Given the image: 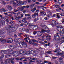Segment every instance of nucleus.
I'll use <instances>...</instances> for the list:
<instances>
[{
	"instance_id": "f257e3e1",
	"label": "nucleus",
	"mask_w": 64,
	"mask_h": 64,
	"mask_svg": "<svg viewBox=\"0 0 64 64\" xmlns=\"http://www.w3.org/2000/svg\"><path fill=\"white\" fill-rule=\"evenodd\" d=\"M10 48L11 50H8V51H7L5 50H2L1 51V53L4 52V53H6V54H9V52H8V51H9L10 53L12 54L13 56H14L16 57L17 56H18L17 54V52L16 51L14 52L13 50H11L14 49V48H16V49L17 48L18 49V48L17 47H16L15 46L12 45V46H10Z\"/></svg>"
},
{
	"instance_id": "f03ea898",
	"label": "nucleus",
	"mask_w": 64,
	"mask_h": 64,
	"mask_svg": "<svg viewBox=\"0 0 64 64\" xmlns=\"http://www.w3.org/2000/svg\"><path fill=\"white\" fill-rule=\"evenodd\" d=\"M52 24L54 25L55 26H56V27H59V28L60 29V30H61V29H63V27L60 26L61 24H59L55 20H52Z\"/></svg>"
},
{
	"instance_id": "7ed1b4c3",
	"label": "nucleus",
	"mask_w": 64,
	"mask_h": 64,
	"mask_svg": "<svg viewBox=\"0 0 64 64\" xmlns=\"http://www.w3.org/2000/svg\"><path fill=\"white\" fill-rule=\"evenodd\" d=\"M23 44H24V42H21L20 44L19 43H16V45L18 47H20V48H22L23 47Z\"/></svg>"
},
{
	"instance_id": "20e7f679",
	"label": "nucleus",
	"mask_w": 64,
	"mask_h": 64,
	"mask_svg": "<svg viewBox=\"0 0 64 64\" xmlns=\"http://www.w3.org/2000/svg\"><path fill=\"white\" fill-rule=\"evenodd\" d=\"M8 30H10V31L14 32L16 31V30L15 28H12L11 25H9L8 26Z\"/></svg>"
},
{
	"instance_id": "39448f33",
	"label": "nucleus",
	"mask_w": 64,
	"mask_h": 64,
	"mask_svg": "<svg viewBox=\"0 0 64 64\" xmlns=\"http://www.w3.org/2000/svg\"><path fill=\"white\" fill-rule=\"evenodd\" d=\"M37 26H36L32 25V26L29 28H30V30H34L36 29V28H37Z\"/></svg>"
},
{
	"instance_id": "423d86ee",
	"label": "nucleus",
	"mask_w": 64,
	"mask_h": 64,
	"mask_svg": "<svg viewBox=\"0 0 64 64\" xmlns=\"http://www.w3.org/2000/svg\"><path fill=\"white\" fill-rule=\"evenodd\" d=\"M42 28L44 29L45 30V31H46L48 32V33L49 32V29L48 28V27H47L46 26H43Z\"/></svg>"
},
{
	"instance_id": "0eeeda50",
	"label": "nucleus",
	"mask_w": 64,
	"mask_h": 64,
	"mask_svg": "<svg viewBox=\"0 0 64 64\" xmlns=\"http://www.w3.org/2000/svg\"><path fill=\"white\" fill-rule=\"evenodd\" d=\"M54 38L55 40H59L60 39V37L58 35H56L54 36Z\"/></svg>"
},
{
	"instance_id": "6e6552de",
	"label": "nucleus",
	"mask_w": 64,
	"mask_h": 64,
	"mask_svg": "<svg viewBox=\"0 0 64 64\" xmlns=\"http://www.w3.org/2000/svg\"><path fill=\"white\" fill-rule=\"evenodd\" d=\"M26 6H22L20 8V11H22L24 9V8H26Z\"/></svg>"
},
{
	"instance_id": "1a4fd4ad",
	"label": "nucleus",
	"mask_w": 64,
	"mask_h": 64,
	"mask_svg": "<svg viewBox=\"0 0 64 64\" xmlns=\"http://www.w3.org/2000/svg\"><path fill=\"white\" fill-rule=\"evenodd\" d=\"M37 34L38 36H41L42 35V32H37Z\"/></svg>"
},
{
	"instance_id": "9d476101",
	"label": "nucleus",
	"mask_w": 64,
	"mask_h": 64,
	"mask_svg": "<svg viewBox=\"0 0 64 64\" xmlns=\"http://www.w3.org/2000/svg\"><path fill=\"white\" fill-rule=\"evenodd\" d=\"M23 44V47H24V48H26V47H27V44L26 43L24 42Z\"/></svg>"
},
{
	"instance_id": "9b49d317",
	"label": "nucleus",
	"mask_w": 64,
	"mask_h": 64,
	"mask_svg": "<svg viewBox=\"0 0 64 64\" xmlns=\"http://www.w3.org/2000/svg\"><path fill=\"white\" fill-rule=\"evenodd\" d=\"M3 31H4V30H3L1 29L0 30V36L1 34H4V33L3 32Z\"/></svg>"
},
{
	"instance_id": "f8f14e48",
	"label": "nucleus",
	"mask_w": 64,
	"mask_h": 64,
	"mask_svg": "<svg viewBox=\"0 0 64 64\" xmlns=\"http://www.w3.org/2000/svg\"><path fill=\"white\" fill-rule=\"evenodd\" d=\"M30 54H34V52L32 50H30Z\"/></svg>"
},
{
	"instance_id": "ddd939ff",
	"label": "nucleus",
	"mask_w": 64,
	"mask_h": 64,
	"mask_svg": "<svg viewBox=\"0 0 64 64\" xmlns=\"http://www.w3.org/2000/svg\"><path fill=\"white\" fill-rule=\"evenodd\" d=\"M25 29L24 28H20L19 29L20 31H25Z\"/></svg>"
},
{
	"instance_id": "4468645a",
	"label": "nucleus",
	"mask_w": 64,
	"mask_h": 64,
	"mask_svg": "<svg viewBox=\"0 0 64 64\" xmlns=\"http://www.w3.org/2000/svg\"><path fill=\"white\" fill-rule=\"evenodd\" d=\"M56 50H55L54 52H55L56 53V52H60V50L58 49V48H56Z\"/></svg>"
},
{
	"instance_id": "2eb2a0df",
	"label": "nucleus",
	"mask_w": 64,
	"mask_h": 64,
	"mask_svg": "<svg viewBox=\"0 0 64 64\" xmlns=\"http://www.w3.org/2000/svg\"><path fill=\"white\" fill-rule=\"evenodd\" d=\"M34 4H32L31 5H30V9H33V7L34 6Z\"/></svg>"
},
{
	"instance_id": "dca6fc26",
	"label": "nucleus",
	"mask_w": 64,
	"mask_h": 64,
	"mask_svg": "<svg viewBox=\"0 0 64 64\" xmlns=\"http://www.w3.org/2000/svg\"><path fill=\"white\" fill-rule=\"evenodd\" d=\"M32 41L33 43H34V42H36V43H38V41H37V40H35L32 39Z\"/></svg>"
},
{
	"instance_id": "f3484780",
	"label": "nucleus",
	"mask_w": 64,
	"mask_h": 64,
	"mask_svg": "<svg viewBox=\"0 0 64 64\" xmlns=\"http://www.w3.org/2000/svg\"><path fill=\"white\" fill-rule=\"evenodd\" d=\"M51 52H52V51L48 50L47 52V53L52 55V53H51Z\"/></svg>"
},
{
	"instance_id": "a211bd4d",
	"label": "nucleus",
	"mask_w": 64,
	"mask_h": 64,
	"mask_svg": "<svg viewBox=\"0 0 64 64\" xmlns=\"http://www.w3.org/2000/svg\"><path fill=\"white\" fill-rule=\"evenodd\" d=\"M4 55H2L1 56L0 58V61H2V60H3V59H2V58H4Z\"/></svg>"
},
{
	"instance_id": "6ab92c4d",
	"label": "nucleus",
	"mask_w": 64,
	"mask_h": 64,
	"mask_svg": "<svg viewBox=\"0 0 64 64\" xmlns=\"http://www.w3.org/2000/svg\"><path fill=\"white\" fill-rule=\"evenodd\" d=\"M60 35L62 36H64V32L62 31V32H60Z\"/></svg>"
},
{
	"instance_id": "aec40b11",
	"label": "nucleus",
	"mask_w": 64,
	"mask_h": 64,
	"mask_svg": "<svg viewBox=\"0 0 64 64\" xmlns=\"http://www.w3.org/2000/svg\"><path fill=\"white\" fill-rule=\"evenodd\" d=\"M0 11L1 12H2V11L5 12L6 11V10H5V8H3L2 9H1L0 10Z\"/></svg>"
},
{
	"instance_id": "412c9836",
	"label": "nucleus",
	"mask_w": 64,
	"mask_h": 64,
	"mask_svg": "<svg viewBox=\"0 0 64 64\" xmlns=\"http://www.w3.org/2000/svg\"><path fill=\"white\" fill-rule=\"evenodd\" d=\"M6 61H7L8 62V63H10L11 59L10 58H8L6 60Z\"/></svg>"
},
{
	"instance_id": "4be33fe9",
	"label": "nucleus",
	"mask_w": 64,
	"mask_h": 64,
	"mask_svg": "<svg viewBox=\"0 0 64 64\" xmlns=\"http://www.w3.org/2000/svg\"><path fill=\"white\" fill-rule=\"evenodd\" d=\"M32 44L33 45L35 46H38L37 43H36L33 42Z\"/></svg>"
},
{
	"instance_id": "5701e85b",
	"label": "nucleus",
	"mask_w": 64,
	"mask_h": 64,
	"mask_svg": "<svg viewBox=\"0 0 64 64\" xmlns=\"http://www.w3.org/2000/svg\"><path fill=\"white\" fill-rule=\"evenodd\" d=\"M7 7H8V8H9V9H12L11 6H9V5H8Z\"/></svg>"
},
{
	"instance_id": "b1692460",
	"label": "nucleus",
	"mask_w": 64,
	"mask_h": 64,
	"mask_svg": "<svg viewBox=\"0 0 64 64\" xmlns=\"http://www.w3.org/2000/svg\"><path fill=\"white\" fill-rule=\"evenodd\" d=\"M36 62H38V64H39L40 63L42 62V61L40 60H36Z\"/></svg>"
},
{
	"instance_id": "393cba45",
	"label": "nucleus",
	"mask_w": 64,
	"mask_h": 64,
	"mask_svg": "<svg viewBox=\"0 0 64 64\" xmlns=\"http://www.w3.org/2000/svg\"><path fill=\"white\" fill-rule=\"evenodd\" d=\"M10 55L7 54L5 55V57L6 58H9V57H10Z\"/></svg>"
},
{
	"instance_id": "a878e982",
	"label": "nucleus",
	"mask_w": 64,
	"mask_h": 64,
	"mask_svg": "<svg viewBox=\"0 0 64 64\" xmlns=\"http://www.w3.org/2000/svg\"><path fill=\"white\" fill-rule=\"evenodd\" d=\"M14 41H15V42H16V45H17V43H19V42H18V39H17V38H16L14 39Z\"/></svg>"
},
{
	"instance_id": "bb28decb",
	"label": "nucleus",
	"mask_w": 64,
	"mask_h": 64,
	"mask_svg": "<svg viewBox=\"0 0 64 64\" xmlns=\"http://www.w3.org/2000/svg\"><path fill=\"white\" fill-rule=\"evenodd\" d=\"M26 20H27V18H24L22 20V21L24 22L25 21H26Z\"/></svg>"
},
{
	"instance_id": "cd10ccee",
	"label": "nucleus",
	"mask_w": 64,
	"mask_h": 64,
	"mask_svg": "<svg viewBox=\"0 0 64 64\" xmlns=\"http://www.w3.org/2000/svg\"><path fill=\"white\" fill-rule=\"evenodd\" d=\"M39 52V50H37L36 51L35 50L34 51V54L35 53L36 54H37Z\"/></svg>"
},
{
	"instance_id": "c85d7f7f",
	"label": "nucleus",
	"mask_w": 64,
	"mask_h": 64,
	"mask_svg": "<svg viewBox=\"0 0 64 64\" xmlns=\"http://www.w3.org/2000/svg\"><path fill=\"white\" fill-rule=\"evenodd\" d=\"M39 20V18H36L34 19V22H36V21H37L38 20Z\"/></svg>"
},
{
	"instance_id": "c756f323",
	"label": "nucleus",
	"mask_w": 64,
	"mask_h": 64,
	"mask_svg": "<svg viewBox=\"0 0 64 64\" xmlns=\"http://www.w3.org/2000/svg\"><path fill=\"white\" fill-rule=\"evenodd\" d=\"M0 17L2 19H5V18L3 17L2 15H0Z\"/></svg>"
},
{
	"instance_id": "7c9ffc66",
	"label": "nucleus",
	"mask_w": 64,
	"mask_h": 64,
	"mask_svg": "<svg viewBox=\"0 0 64 64\" xmlns=\"http://www.w3.org/2000/svg\"><path fill=\"white\" fill-rule=\"evenodd\" d=\"M6 41V40H2L1 42H3L4 43H5Z\"/></svg>"
},
{
	"instance_id": "2f4dec72",
	"label": "nucleus",
	"mask_w": 64,
	"mask_h": 64,
	"mask_svg": "<svg viewBox=\"0 0 64 64\" xmlns=\"http://www.w3.org/2000/svg\"><path fill=\"white\" fill-rule=\"evenodd\" d=\"M30 54V51H29V52H28L27 53L26 52V53L25 54H26V55H29Z\"/></svg>"
},
{
	"instance_id": "473e14b6",
	"label": "nucleus",
	"mask_w": 64,
	"mask_h": 64,
	"mask_svg": "<svg viewBox=\"0 0 64 64\" xmlns=\"http://www.w3.org/2000/svg\"><path fill=\"white\" fill-rule=\"evenodd\" d=\"M58 2L59 4H61L62 3V0H58Z\"/></svg>"
},
{
	"instance_id": "72a5a7b5",
	"label": "nucleus",
	"mask_w": 64,
	"mask_h": 64,
	"mask_svg": "<svg viewBox=\"0 0 64 64\" xmlns=\"http://www.w3.org/2000/svg\"><path fill=\"white\" fill-rule=\"evenodd\" d=\"M24 37H27V38L29 37L28 35H27L26 34H24Z\"/></svg>"
},
{
	"instance_id": "f704fd0d",
	"label": "nucleus",
	"mask_w": 64,
	"mask_h": 64,
	"mask_svg": "<svg viewBox=\"0 0 64 64\" xmlns=\"http://www.w3.org/2000/svg\"><path fill=\"white\" fill-rule=\"evenodd\" d=\"M27 38H26L24 39V40H25L26 42H28V41L27 40Z\"/></svg>"
},
{
	"instance_id": "c9c22d12",
	"label": "nucleus",
	"mask_w": 64,
	"mask_h": 64,
	"mask_svg": "<svg viewBox=\"0 0 64 64\" xmlns=\"http://www.w3.org/2000/svg\"><path fill=\"white\" fill-rule=\"evenodd\" d=\"M32 17L33 18H36V16H35V14H34L32 15Z\"/></svg>"
},
{
	"instance_id": "e433bc0d",
	"label": "nucleus",
	"mask_w": 64,
	"mask_h": 64,
	"mask_svg": "<svg viewBox=\"0 0 64 64\" xmlns=\"http://www.w3.org/2000/svg\"><path fill=\"white\" fill-rule=\"evenodd\" d=\"M25 25H26L27 26L28 25V23H27V22L26 21L24 23Z\"/></svg>"
},
{
	"instance_id": "4c0bfd02",
	"label": "nucleus",
	"mask_w": 64,
	"mask_h": 64,
	"mask_svg": "<svg viewBox=\"0 0 64 64\" xmlns=\"http://www.w3.org/2000/svg\"><path fill=\"white\" fill-rule=\"evenodd\" d=\"M44 63H48V61L47 60H44Z\"/></svg>"
},
{
	"instance_id": "58836bf2",
	"label": "nucleus",
	"mask_w": 64,
	"mask_h": 64,
	"mask_svg": "<svg viewBox=\"0 0 64 64\" xmlns=\"http://www.w3.org/2000/svg\"><path fill=\"white\" fill-rule=\"evenodd\" d=\"M39 43H40V44H44V42H42V41H39Z\"/></svg>"
},
{
	"instance_id": "ea45409f",
	"label": "nucleus",
	"mask_w": 64,
	"mask_h": 64,
	"mask_svg": "<svg viewBox=\"0 0 64 64\" xmlns=\"http://www.w3.org/2000/svg\"><path fill=\"white\" fill-rule=\"evenodd\" d=\"M2 25H5V21L4 20H3L2 22Z\"/></svg>"
},
{
	"instance_id": "a19ab883",
	"label": "nucleus",
	"mask_w": 64,
	"mask_h": 64,
	"mask_svg": "<svg viewBox=\"0 0 64 64\" xmlns=\"http://www.w3.org/2000/svg\"><path fill=\"white\" fill-rule=\"evenodd\" d=\"M10 24H14V23H15L14 22H10Z\"/></svg>"
},
{
	"instance_id": "79ce46f5",
	"label": "nucleus",
	"mask_w": 64,
	"mask_h": 64,
	"mask_svg": "<svg viewBox=\"0 0 64 64\" xmlns=\"http://www.w3.org/2000/svg\"><path fill=\"white\" fill-rule=\"evenodd\" d=\"M44 54V52L43 51H42L40 52V55H42V54Z\"/></svg>"
},
{
	"instance_id": "37998d69",
	"label": "nucleus",
	"mask_w": 64,
	"mask_h": 64,
	"mask_svg": "<svg viewBox=\"0 0 64 64\" xmlns=\"http://www.w3.org/2000/svg\"><path fill=\"white\" fill-rule=\"evenodd\" d=\"M56 54L57 55H58V56H59V55H60V53L59 52H58Z\"/></svg>"
},
{
	"instance_id": "c03bdc74",
	"label": "nucleus",
	"mask_w": 64,
	"mask_h": 64,
	"mask_svg": "<svg viewBox=\"0 0 64 64\" xmlns=\"http://www.w3.org/2000/svg\"><path fill=\"white\" fill-rule=\"evenodd\" d=\"M27 1L29 3H31L32 2L31 0H27Z\"/></svg>"
},
{
	"instance_id": "a18cd8bd",
	"label": "nucleus",
	"mask_w": 64,
	"mask_h": 64,
	"mask_svg": "<svg viewBox=\"0 0 64 64\" xmlns=\"http://www.w3.org/2000/svg\"><path fill=\"white\" fill-rule=\"evenodd\" d=\"M56 16H57V17L58 18H60V15L58 14H57L56 15Z\"/></svg>"
},
{
	"instance_id": "49530a36",
	"label": "nucleus",
	"mask_w": 64,
	"mask_h": 64,
	"mask_svg": "<svg viewBox=\"0 0 64 64\" xmlns=\"http://www.w3.org/2000/svg\"><path fill=\"white\" fill-rule=\"evenodd\" d=\"M23 53H24L25 54L26 53V50H24L23 51Z\"/></svg>"
},
{
	"instance_id": "de8ad7c7",
	"label": "nucleus",
	"mask_w": 64,
	"mask_h": 64,
	"mask_svg": "<svg viewBox=\"0 0 64 64\" xmlns=\"http://www.w3.org/2000/svg\"><path fill=\"white\" fill-rule=\"evenodd\" d=\"M18 10H16V9H14V12H17L18 11Z\"/></svg>"
},
{
	"instance_id": "09e8293b",
	"label": "nucleus",
	"mask_w": 64,
	"mask_h": 64,
	"mask_svg": "<svg viewBox=\"0 0 64 64\" xmlns=\"http://www.w3.org/2000/svg\"><path fill=\"white\" fill-rule=\"evenodd\" d=\"M2 4H4V5H5L6 4V2L4 1L2 2Z\"/></svg>"
},
{
	"instance_id": "8fccbe9b",
	"label": "nucleus",
	"mask_w": 64,
	"mask_h": 64,
	"mask_svg": "<svg viewBox=\"0 0 64 64\" xmlns=\"http://www.w3.org/2000/svg\"><path fill=\"white\" fill-rule=\"evenodd\" d=\"M12 3L13 4H14V5H16V3H15V2L13 1H12Z\"/></svg>"
},
{
	"instance_id": "3c124183",
	"label": "nucleus",
	"mask_w": 64,
	"mask_h": 64,
	"mask_svg": "<svg viewBox=\"0 0 64 64\" xmlns=\"http://www.w3.org/2000/svg\"><path fill=\"white\" fill-rule=\"evenodd\" d=\"M56 58H57V57H55L54 56L52 57V59H56Z\"/></svg>"
},
{
	"instance_id": "603ef678",
	"label": "nucleus",
	"mask_w": 64,
	"mask_h": 64,
	"mask_svg": "<svg viewBox=\"0 0 64 64\" xmlns=\"http://www.w3.org/2000/svg\"><path fill=\"white\" fill-rule=\"evenodd\" d=\"M55 46H56V48H58V44H56Z\"/></svg>"
},
{
	"instance_id": "864d4df0",
	"label": "nucleus",
	"mask_w": 64,
	"mask_h": 64,
	"mask_svg": "<svg viewBox=\"0 0 64 64\" xmlns=\"http://www.w3.org/2000/svg\"><path fill=\"white\" fill-rule=\"evenodd\" d=\"M37 32H33V34H34V35H35V34H36V33H37Z\"/></svg>"
},
{
	"instance_id": "5fc2aeb1",
	"label": "nucleus",
	"mask_w": 64,
	"mask_h": 64,
	"mask_svg": "<svg viewBox=\"0 0 64 64\" xmlns=\"http://www.w3.org/2000/svg\"><path fill=\"white\" fill-rule=\"evenodd\" d=\"M30 19H31V16H30L27 18L28 20H29Z\"/></svg>"
},
{
	"instance_id": "6e6d98bb",
	"label": "nucleus",
	"mask_w": 64,
	"mask_h": 64,
	"mask_svg": "<svg viewBox=\"0 0 64 64\" xmlns=\"http://www.w3.org/2000/svg\"><path fill=\"white\" fill-rule=\"evenodd\" d=\"M10 61L11 62V61H13V60H14V58H10Z\"/></svg>"
},
{
	"instance_id": "4d7b16f0",
	"label": "nucleus",
	"mask_w": 64,
	"mask_h": 64,
	"mask_svg": "<svg viewBox=\"0 0 64 64\" xmlns=\"http://www.w3.org/2000/svg\"><path fill=\"white\" fill-rule=\"evenodd\" d=\"M60 15L62 16H63V15H64V14L63 13H62V12L60 13Z\"/></svg>"
},
{
	"instance_id": "13d9d810",
	"label": "nucleus",
	"mask_w": 64,
	"mask_h": 64,
	"mask_svg": "<svg viewBox=\"0 0 64 64\" xmlns=\"http://www.w3.org/2000/svg\"><path fill=\"white\" fill-rule=\"evenodd\" d=\"M7 43H11V40H9L7 42Z\"/></svg>"
},
{
	"instance_id": "bf43d9fd",
	"label": "nucleus",
	"mask_w": 64,
	"mask_h": 64,
	"mask_svg": "<svg viewBox=\"0 0 64 64\" xmlns=\"http://www.w3.org/2000/svg\"><path fill=\"white\" fill-rule=\"evenodd\" d=\"M56 63V64H59L57 60H55L54 61Z\"/></svg>"
},
{
	"instance_id": "052dcab7",
	"label": "nucleus",
	"mask_w": 64,
	"mask_h": 64,
	"mask_svg": "<svg viewBox=\"0 0 64 64\" xmlns=\"http://www.w3.org/2000/svg\"><path fill=\"white\" fill-rule=\"evenodd\" d=\"M44 11L43 10H41L40 11V13L42 14V13H44Z\"/></svg>"
},
{
	"instance_id": "680f3d73",
	"label": "nucleus",
	"mask_w": 64,
	"mask_h": 64,
	"mask_svg": "<svg viewBox=\"0 0 64 64\" xmlns=\"http://www.w3.org/2000/svg\"><path fill=\"white\" fill-rule=\"evenodd\" d=\"M30 58V59L31 60H36V59H35L34 58Z\"/></svg>"
},
{
	"instance_id": "e2e57ef3",
	"label": "nucleus",
	"mask_w": 64,
	"mask_h": 64,
	"mask_svg": "<svg viewBox=\"0 0 64 64\" xmlns=\"http://www.w3.org/2000/svg\"><path fill=\"white\" fill-rule=\"evenodd\" d=\"M44 19H45L46 20H48V18H47V17H45V18H44Z\"/></svg>"
},
{
	"instance_id": "0e129e2a",
	"label": "nucleus",
	"mask_w": 64,
	"mask_h": 64,
	"mask_svg": "<svg viewBox=\"0 0 64 64\" xmlns=\"http://www.w3.org/2000/svg\"><path fill=\"white\" fill-rule=\"evenodd\" d=\"M64 54V52L60 53V55H63Z\"/></svg>"
},
{
	"instance_id": "69168bd1",
	"label": "nucleus",
	"mask_w": 64,
	"mask_h": 64,
	"mask_svg": "<svg viewBox=\"0 0 64 64\" xmlns=\"http://www.w3.org/2000/svg\"><path fill=\"white\" fill-rule=\"evenodd\" d=\"M26 11H27L26 10H24L23 11V13H24V14H25V13L26 12Z\"/></svg>"
},
{
	"instance_id": "338daca9",
	"label": "nucleus",
	"mask_w": 64,
	"mask_h": 64,
	"mask_svg": "<svg viewBox=\"0 0 64 64\" xmlns=\"http://www.w3.org/2000/svg\"><path fill=\"white\" fill-rule=\"evenodd\" d=\"M33 9L34 11L35 12V11L36 10V8H33Z\"/></svg>"
},
{
	"instance_id": "774afa93",
	"label": "nucleus",
	"mask_w": 64,
	"mask_h": 64,
	"mask_svg": "<svg viewBox=\"0 0 64 64\" xmlns=\"http://www.w3.org/2000/svg\"><path fill=\"white\" fill-rule=\"evenodd\" d=\"M14 61H11V63L12 64H14Z\"/></svg>"
}]
</instances>
